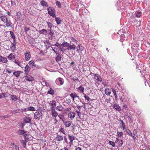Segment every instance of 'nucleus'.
Instances as JSON below:
<instances>
[{"mask_svg":"<svg viewBox=\"0 0 150 150\" xmlns=\"http://www.w3.org/2000/svg\"><path fill=\"white\" fill-rule=\"evenodd\" d=\"M48 13L50 16L52 17H55V10L52 7H49L47 8Z\"/></svg>","mask_w":150,"mask_h":150,"instance_id":"nucleus-1","label":"nucleus"},{"mask_svg":"<svg viewBox=\"0 0 150 150\" xmlns=\"http://www.w3.org/2000/svg\"><path fill=\"white\" fill-rule=\"evenodd\" d=\"M24 15L21 13V12L19 11L18 12L16 15V18L18 21H22L24 19Z\"/></svg>","mask_w":150,"mask_h":150,"instance_id":"nucleus-2","label":"nucleus"},{"mask_svg":"<svg viewBox=\"0 0 150 150\" xmlns=\"http://www.w3.org/2000/svg\"><path fill=\"white\" fill-rule=\"evenodd\" d=\"M49 104L50 106L51 109H54V107L56 105V102L55 100H52L50 102Z\"/></svg>","mask_w":150,"mask_h":150,"instance_id":"nucleus-3","label":"nucleus"},{"mask_svg":"<svg viewBox=\"0 0 150 150\" xmlns=\"http://www.w3.org/2000/svg\"><path fill=\"white\" fill-rule=\"evenodd\" d=\"M42 114L41 112H36L34 113V117L35 119L39 120L40 118H41Z\"/></svg>","mask_w":150,"mask_h":150,"instance_id":"nucleus-4","label":"nucleus"},{"mask_svg":"<svg viewBox=\"0 0 150 150\" xmlns=\"http://www.w3.org/2000/svg\"><path fill=\"white\" fill-rule=\"evenodd\" d=\"M4 23L5 24V26H4V27L5 28L12 27V23L10 20H9L8 18L6 20V21Z\"/></svg>","mask_w":150,"mask_h":150,"instance_id":"nucleus-5","label":"nucleus"},{"mask_svg":"<svg viewBox=\"0 0 150 150\" xmlns=\"http://www.w3.org/2000/svg\"><path fill=\"white\" fill-rule=\"evenodd\" d=\"M94 79L98 82H101L102 81L101 77L98 74H95L94 76Z\"/></svg>","mask_w":150,"mask_h":150,"instance_id":"nucleus-6","label":"nucleus"},{"mask_svg":"<svg viewBox=\"0 0 150 150\" xmlns=\"http://www.w3.org/2000/svg\"><path fill=\"white\" fill-rule=\"evenodd\" d=\"M62 121L66 127H70L72 123V122L71 121H65L63 120H62Z\"/></svg>","mask_w":150,"mask_h":150,"instance_id":"nucleus-7","label":"nucleus"},{"mask_svg":"<svg viewBox=\"0 0 150 150\" xmlns=\"http://www.w3.org/2000/svg\"><path fill=\"white\" fill-rule=\"evenodd\" d=\"M7 62L8 60L6 57H3L1 55L0 56V62L6 63L8 65V63H7Z\"/></svg>","mask_w":150,"mask_h":150,"instance_id":"nucleus-8","label":"nucleus"},{"mask_svg":"<svg viewBox=\"0 0 150 150\" xmlns=\"http://www.w3.org/2000/svg\"><path fill=\"white\" fill-rule=\"evenodd\" d=\"M70 96L72 98L73 100L74 101L75 98H78V99L79 98V97L75 92L70 94Z\"/></svg>","mask_w":150,"mask_h":150,"instance_id":"nucleus-9","label":"nucleus"},{"mask_svg":"<svg viewBox=\"0 0 150 150\" xmlns=\"http://www.w3.org/2000/svg\"><path fill=\"white\" fill-rule=\"evenodd\" d=\"M76 116V114L73 112H71L68 114V117L71 119H73Z\"/></svg>","mask_w":150,"mask_h":150,"instance_id":"nucleus-10","label":"nucleus"},{"mask_svg":"<svg viewBox=\"0 0 150 150\" xmlns=\"http://www.w3.org/2000/svg\"><path fill=\"white\" fill-rule=\"evenodd\" d=\"M25 59L26 61H28L31 57L30 53V52H27L25 54Z\"/></svg>","mask_w":150,"mask_h":150,"instance_id":"nucleus-11","label":"nucleus"},{"mask_svg":"<svg viewBox=\"0 0 150 150\" xmlns=\"http://www.w3.org/2000/svg\"><path fill=\"white\" fill-rule=\"evenodd\" d=\"M23 73V72L21 71H14L13 74L16 77H18Z\"/></svg>","mask_w":150,"mask_h":150,"instance_id":"nucleus-12","label":"nucleus"},{"mask_svg":"<svg viewBox=\"0 0 150 150\" xmlns=\"http://www.w3.org/2000/svg\"><path fill=\"white\" fill-rule=\"evenodd\" d=\"M51 110V113L53 117H56L58 116V113L56 111L55 109H52Z\"/></svg>","mask_w":150,"mask_h":150,"instance_id":"nucleus-13","label":"nucleus"},{"mask_svg":"<svg viewBox=\"0 0 150 150\" xmlns=\"http://www.w3.org/2000/svg\"><path fill=\"white\" fill-rule=\"evenodd\" d=\"M25 79L28 81H31L33 80V78L31 76L28 75L25 76Z\"/></svg>","mask_w":150,"mask_h":150,"instance_id":"nucleus-14","label":"nucleus"},{"mask_svg":"<svg viewBox=\"0 0 150 150\" xmlns=\"http://www.w3.org/2000/svg\"><path fill=\"white\" fill-rule=\"evenodd\" d=\"M16 44L13 43H12L10 45V50L14 52L15 51L16 49Z\"/></svg>","mask_w":150,"mask_h":150,"instance_id":"nucleus-15","label":"nucleus"},{"mask_svg":"<svg viewBox=\"0 0 150 150\" xmlns=\"http://www.w3.org/2000/svg\"><path fill=\"white\" fill-rule=\"evenodd\" d=\"M76 46L74 44H72V45H70L69 44L68 47V50H74L76 49Z\"/></svg>","mask_w":150,"mask_h":150,"instance_id":"nucleus-16","label":"nucleus"},{"mask_svg":"<svg viewBox=\"0 0 150 150\" xmlns=\"http://www.w3.org/2000/svg\"><path fill=\"white\" fill-rule=\"evenodd\" d=\"M113 108L119 111H120L121 110L120 107L117 103L114 104Z\"/></svg>","mask_w":150,"mask_h":150,"instance_id":"nucleus-17","label":"nucleus"},{"mask_svg":"<svg viewBox=\"0 0 150 150\" xmlns=\"http://www.w3.org/2000/svg\"><path fill=\"white\" fill-rule=\"evenodd\" d=\"M55 140L57 142H59L63 140V137L60 135H58L57 137L55 138Z\"/></svg>","mask_w":150,"mask_h":150,"instance_id":"nucleus-18","label":"nucleus"},{"mask_svg":"<svg viewBox=\"0 0 150 150\" xmlns=\"http://www.w3.org/2000/svg\"><path fill=\"white\" fill-rule=\"evenodd\" d=\"M0 18L1 21H2L4 23L5 22H6L8 18L6 16L4 15L1 16Z\"/></svg>","mask_w":150,"mask_h":150,"instance_id":"nucleus-19","label":"nucleus"},{"mask_svg":"<svg viewBox=\"0 0 150 150\" xmlns=\"http://www.w3.org/2000/svg\"><path fill=\"white\" fill-rule=\"evenodd\" d=\"M57 110L59 111H64V108L62 105H59L56 108Z\"/></svg>","mask_w":150,"mask_h":150,"instance_id":"nucleus-20","label":"nucleus"},{"mask_svg":"<svg viewBox=\"0 0 150 150\" xmlns=\"http://www.w3.org/2000/svg\"><path fill=\"white\" fill-rule=\"evenodd\" d=\"M119 121L120 122V127L122 128L123 130H124L125 129V126L124 122L121 120H119Z\"/></svg>","mask_w":150,"mask_h":150,"instance_id":"nucleus-21","label":"nucleus"},{"mask_svg":"<svg viewBox=\"0 0 150 150\" xmlns=\"http://www.w3.org/2000/svg\"><path fill=\"white\" fill-rule=\"evenodd\" d=\"M111 90L108 88H106L105 89V94L108 96H110L111 93Z\"/></svg>","mask_w":150,"mask_h":150,"instance_id":"nucleus-22","label":"nucleus"},{"mask_svg":"<svg viewBox=\"0 0 150 150\" xmlns=\"http://www.w3.org/2000/svg\"><path fill=\"white\" fill-rule=\"evenodd\" d=\"M31 119L30 117H25L23 121L24 123H30Z\"/></svg>","mask_w":150,"mask_h":150,"instance_id":"nucleus-23","label":"nucleus"},{"mask_svg":"<svg viewBox=\"0 0 150 150\" xmlns=\"http://www.w3.org/2000/svg\"><path fill=\"white\" fill-rule=\"evenodd\" d=\"M40 4L42 6L47 7L48 6L47 3L44 0H42L41 1Z\"/></svg>","mask_w":150,"mask_h":150,"instance_id":"nucleus-24","label":"nucleus"},{"mask_svg":"<svg viewBox=\"0 0 150 150\" xmlns=\"http://www.w3.org/2000/svg\"><path fill=\"white\" fill-rule=\"evenodd\" d=\"M58 81L59 82L60 84L61 85H62L64 82L63 79L61 77L58 78L57 79L56 82H57Z\"/></svg>","mask_w":150,"mask_h":150,"instance_id":"nucleus-25","label":"nucleus"},{"mask_svg":"<svg viewBox=\"0 0 150 150\" xmlns=\"http://www.w3.org/2000/svg\"><path fill=\"white\" fill-rule=\"evenodd\" d=\"M7 58L9 59L12 60L13 59H14L15 58V57L12 53H11L7 57Z\"/></svg>","mask_w":150,"mask_h":150,"instance_id":"nucleus-26","label":"nucleus"},{"mask_svg":"<svg viewBox=\"0 0 150 150\" xmlns=\"http://www.w3.org/2000/svg\"><path fill=\"white\" fill-rule=\"evenodd\" d=\"M84 49V48L80 44H79L78 45V48L77 49V50L78 51H82Z\"/></svg>","mask_w":150,"mask_h":150,"instance_id":"nucleus-27","label":"nucleus"},{"mask_svg":"<svg viewBox=\"0 0 150 150\" xmlns=\"http://www.w3.org/2000/svg\"><path fill=\"white\" fill-rule=\"evenodd\" d=\"M11 98L12 100L15 101L18 99V98L16 95H11Z\"/></svg>","mask_w":150,"mask_h":150,"instance_id":"nucleus-28","label":"nucleus"},{"mask_svg":"<svg viewBox=\"0 0 150 150\" xmlns=\"http://www.w3.org/2000/svg\"><path fill=\"white\" fill-rule=\"evenodd\" d=\"M47 94H50L51 95H53L54 94V91L52 88H50V90L47 93Z\"/></svg>","mask_w":150,"mask_h":150,"instance_id":"nucleus-29","label":"nucleus"},{"mask_svg":"<svg viewBox=\"0 0 150 150\" xmlns=\"http://www.w3.org/2000/svg\"><path fill=\"white\" fill-rule=\"evenodd\" d=\"M68 138L70 140V142L72 143L73 141L75 140V137L73 136H71L70 135H68Z\"/></svg>","mask_w":150,"mask_h":150,"instance_id":"nucleus-30","label":"nucleus"},{"mask_svg":"<svg viewBox=\"0 0 150 150\" xmlns=\"http://www.w3.org/2000/svg\"><path fill=\"white\" fill-rule=\"evenodd\" d=\"M78 90L79 91L83 93H83L84 88L83 87L81 86H80L78 88Z\"/></svg>","mask_w":150,"mask_h":150,"instance_id":"nucleus-31","label":"nucleus"},{"mask_svg":"<svg viewBox=\"0 0 150 150\" xmlns=\"http://www.w3.org/2000/svg\"><path fill=\"white\" fill-rule=\"evenodd\" d=\"M55 17V20L58 24H60L61 22H62V20L61 19H60L59 18H57L56 17Z\"/></svg>","mask_w":150,"mask_h":150,"instance_id":"nucleus-32","label":"nucleus"},{"mask_svg":"<svg viewBox=\"0 0 150 150\" xmlns=\"http://www.w3.org/2000/svg\"><path fill=\"white\" fill-rule=\"evenodd\" d=\"M62 58L61 55L60 54H58L56 58V60L57 62H59L61 60Z\"/></svg>","mask_w":150,"mask_h":150,"instance_id":"nucleus-33","label":"nucleus"},{"mask_svg":"<svg viewBox=\"0 0 150 150\" xmlns=\"http://www.w3.org/2000/svg\"><path fill=\"white\" fill-rule=\"evenodd\" d=\"M13 148V149H15L16 150H19V147L13 143H12L11 144Z\"/></svg>","mask_w":150,"mask_h":150,"instance_id":"nucleus-34","label":"nucleus"},{"mask_svg":"<svg viewBox=\"0 0 150 150\" xmlns=\"http://www.w3.org/2000/svg\"><path fill=\"white\" fill-rule=\"evenodd\" d=\"M9 32L11 38H13V40L15 41L16 40V37L14 33L11 31H10Z\"/></svg>","mask_w":150,"mask_h":150,"instance_id":"nucleus-35","label":"nucleus"},{"mask_svg":"<svg viewBox=\"0 0 150 150\" xmlns=\"http://www.w3.org/2000/svg\"><path fill=\"white\" fill-rule=\"evenodd\" d=\"M30 68L28 65H26L25 68V72L28 73L30 70Z\"/></svg>","mask_w":150,"mask_h":150,"instance_id":"nucleus-36","label":"nucleus"},{"mask_svg":"<svg viewBox=\"0 0 150 150\" xmlns=\"http://www.w3.org/2000/svg\"><path fill=\"white\" fill-rule=\"evenodd\" d=\"M69 44L67 42L64 41L62 44V45L64 47H68Z\"/></svg>","mask_w":150,"mask_h":150,"instance_id":"nucleus-37","label":"nucleus"},{"mask_svg":"<svg viewBox=\"0 0 150 150\" xmlns=\"http://www.w3.org/2000/svg\"><path fill=\"white\" fill-rule=\"evenodd\" d=\"M47 30L45 29H43L41 30L40 33L41 34H42L44 35H46L47 33Z\"/></svg>","mask_w":150,"mask_h":150,"instance_id":"nucleus-38","label":"nucleus"},{"mask_svg":"<svg viewBox=\"0 0 150 150\" xmlns=\"http://www.w3.org/2000/svg\"><path fill=\"white\" fill-rule=\"evenodd\" d=\"M35 110H36L35 108L33 107H29L27 108L28 111H35Z\"/></svg>","mask_w":150,"mask_h":150,"instance_id":"nucleus-39","label":"nucleus"},{"mask_svg":"<svg viewBox=\"0 0 150 150\" xmlns=\"http://www.w3.org/2000/svg\"><path fill=\"white\" fill-rule=\"evenodd\" d=\"M127 133L128 134L131 136L134 140H135L136 137L134 136L132 134L130 130H129V132H127Z\"/></svg>","mask_w":150,"mask_h":150,"instance_id":"nucleus-40","label":"nucleus"},{"mask_svg":"<svg viewBox=\"0 0 150 150\" xmlns=\"http://www.w3.org/2000/svg\"><path fill=\"white\" fill-rule=\"evenodd\" d=\"M25 132V131L24 130H22L19 129L18 131V134L20 135H23Z\"/></svg>","mask_w":150,"mask_h":150,"instance_id":"nucleus-41","label":"nucleus"},{"mask_svg":"<svg viewBox=\"0 0 150 150\" xmlns=\"http://www.w3.org/2000/svg\"><path fill=\"white\" fill-rule=\"evenodd\" d=\"M76 112L77 113L78 116L79 118H81V116L82 115L81 113L80 112V111L76 110Z\"/></svg>","mask_w":150,"mask_h":150,"instance_id":"nucleus-42","label":"nucleus"},{"mask_svg":"<svg viewBox=\"0 0 150 150\" xmlns=\"http://www.w3.org/2000/svg\"><path fill=\"white\" fill-rule=\"evenodd\" d=\"M112 92L115 96V99L116 100L117 98V97L116 91L113 88L112 89Z\"/></svg>","mask_w":150,"mask_h":150,"instance_id":"nucleus-43","label":"nucleus"},{"mask_svg":"<svg viewBox=\"0 0 150 150\" xmlns=\"http://www.w3.org/2000/svg\"><path fill=\"white\" fill-rule=\"evenodd\" d=\"M135 15L136 17L139 18L141 16V13L140 12L138 11L137 13H135Z\"/></svg>","mask_w":150,"mask_h":150,"instance_id":"nucleus-44","label":"nucleus"},{"mask_svg":"<svg viewBox=\"0 0 150 150\" xmlns=\"http://www.w3.org/2000/svg\"><path fill=\"white\" fill-rule=\"evenodd\" d=\"M56 5L58 6V8H61V5L60 2L59 1H57L56 2Z\"/></svg>","mask_w":150,"mask_h":150,"instance_id":"nucleus-45","label":"nucleus"},{"mask_svg":"<svg viewBox=\"0 0 150 150\" xmlns=\"http://www.w3.org/2000/svg\"><path fill=\"white\" fill-rule=\"evenodd\" d=\"M23 136L24 139H28V137L29 136V134H27L26 133V132H25L23 134Z\"/></svg>","mask_w":150,"mask_h":150,"instance_id":"nucleus-46","label":"nucleus"},{"mask_svg":"<svg viewBox=\"0 0 150 150\" xmlns=\"http://www.w3.org/2000/svg\"><path fill=\"white\" fill-rule=\"evenodd\" d=\"M1 94L2 95V96H3L4 97H8V96L9 94L7 93H2Z\"/></svg>","mask_w":150,"mask_h":150,"instance_id":"nucleus-47","label":"nucleus"},{"mask_svg":"<svg viewBox=\"0 0 150 150\" xmlns=\"http://www.w3.org/2000/svg\"><path fill=\"white\" fill-rule=\"evenodd\" d=\"M109 142L110 144L113 147H114L115 146V144L114 142L112 141H109Z\"/></svg>","mask_w":150,"mask_h":150,"instance_id":"nucleus-48","label":"nucleus"},{"mask_svg":"<svg viewBox=\"0 0 150 150\" xmlns=\"http://www.w3.org/2000/svg\"><path fill=\"white\" fill-rule=\"evenodd\" d=\"M22 144L23 145V147L24 148H26V142L24 140H22L21 142Z\"/></svg>","mask_w":150,"mask_h":150,"instance_id":"nucleus-49","label":"nucleus"},{"mask_svg":"<svg viewBox=\"0 0 150 150\" xmlns=\"http://www.w3.org/2000/svg\"><path fill=\"white\" fill-rule=\"evenodd\" d=\"M123 141L122 140H121L118 142V146L119 147H121L123 144Z\"/></svg>","mask_w":150,"mask_h":150,"instance_id":"nucleus-50","label":"nucleus"},{"mask_svg":"<svg viewBox=\"0 0 150 150\" xmlns=\"http://www.w3.org/2000/svg\"><path fill=\"white\" fill-rule=\"evenodd\" d=\"M14 62L16 64H17L18 66H21V64L19 62L18 60L16 59H15Z\"/></svg>","mask_w":150,"mask_h":150,"instance_id":"nucleus-51","label":"nucleus"},{"mask_svg":"<svg viewBox=\"0 0 150 150\" xmlns=\"http://www.w3.org/2000/svg\"><path fill=\"white\" fill-rule=\"evenodd\" d=\"M52 50L56 54H58V53L57 52V48L56 47H52Z\"/></svg>","mask_w":150,"mask_h":150,"instance_id":"nucleus-52","label":"nucleus"},{"mask_svg":"<svg viewBox=\"0 0 150 150\" xmlns=\"http://www.w3.org/2000/svg\"><path fill=\"white\" fill-rule=\"evenodd\" d=\"M71 39L72 42H74L75 43L77 44V41L73 37H72L71 38Z\"/></svg>","mask_w":150,"mask_h":150,"instance_id":"nucleus-53","label":"nucleus"},{"mask_svg":"<svg viewBox=\"0 0 150 150\" xmlns=\"http://www.w3.org/2000/svg\"><path fill=\"white\" fill-rule=\"evenodd\" d=\"M50 34L51 36H52L54 34L53 30L52 29H50Z\"/></svg>","mask_w":150,"mask_h":150,"instance_id":"nucleus-54","label":"nucleus"},{"mask_svg":"<svg viewBox=\"0 0 150 150\" xmlns=\"http://www.w3.org/2000/svg\"><path fill=\"white\" fill-rule=\"evenodd\" d=\"M117 134L118 137H120L122 136L123 134V133L122 132H117Z\"/></svg>","mask_w":150,"mask_h":150,"instance_id":"nucleus-55","label":"nucleus"},{"mask_svg":"<svg viewBox=\"0 0 150 150\" xmlns=\"http://www.w3.org/2000/svg\"><path fill=\"white\" fill-rule=\"evenodd\" d=\"M59 131L61 132L63 134H65V133L64 128L61 127L59 130Z\"/></svg>","mask_w":150,"mask_h":150,"instance_id":"nucleus-56","label":"nucleus"},{"mask_svg":"<svg viewBox=\"0 0 150 150\" xmlns=\"http://www.w3.org/2000/svg\"><path fill=\"white\" fill-rule=\"evenodd\" d=\"M60 50L63 52H64L66 51V49H64L63 47H61V46H60L59 47Z\"/></svg>","mask_w":150,"mask_h":150,"instance_id":"nucleus-57","label":"nucleus"},{"mask_svg":"<svg viewBox=\"0 0 150 150\" xmlns=\"http://www.w3.org/2000/svg\"><path fill=\"white\" fill-rule=\"evenodd\" d=\"M47 24L48 26L50 29H51V28L52 27V23L50 22H47Z\"/></svg>","mask_w":150,"mask_h":150,"instance_id":"nucleus-58","label":"nucleus"},{"mask_svg":"<svg viewBox=\"0 0 150 150\" xmlns=\"http://www.w3.org/2000/svg\"><path fill=\"white\" fill-rule=\"evenodd\" d=\"M30 29L29 28H28L27 27H25L24 28V30L25 32L26 33H27V32L29 30H30Z\"/></svg>","mask_w":150,"mask_h":150,"instance_id":"nucleus-59","label":"nucleus"},{"mask_svg":"<svg viewBox=\"0 0 150 150\" xmlns=\"http://www.w3.org/2000/svg\"><path fill=\"white\" fill-rule=\"evenodd\" d=\"M28 64L30 65L33 66L34 64L33 60H31L30 61Z\"/></svg>","mask_w":150,"mask_h":150,"instance_id":"nucleus-60","label":"nucleus"},{"mask_svg":"<svg viewBox=\"0 0 150 150\" xmlns=\"http://www.w3.org/2000/svg\"><path fill=\"white\" fill-rule=\"evenodd\" d=\"M84 97L85 99H86L88 100H89L90 99V97L88 96H86L85 94H84Z\"/></svg>","mask_w":150,"mask_h":150,"instance_id":"nucleus-61","label":"nucleus"},{"mask_svg":"<svg viewBox=\"0 0 150 150\" xmlns=\"http://www.w3.org/2000/svg\"><path fill=\"white\" fill-rule=\"evenodd\" d=\"M54 46H56L57 47H60V44L57 42H56V44L53 45Z\"/></svg>","mask_w":150,"mask_h":150,"instance_id":"nucleus-62","label":"nucleus"},{"mask_svg":"<svg viewBox=\"0 0 150 150\" xmlns=\"http://www.w3.org/2000/svg\"><path fill=\"white\" fill-rule=\"evenodd\" d=\"M13 71V70L9 71V70H8V69H6V72H7L8 74L11 73V72Z\"/></svg>","mask_w":150,"mask_h":150,"instance_id":"nucleus-63","label":"nucleus"},{"mask_svg":"<svg viewBox=\"0 0 150 150\" xmlns=\"http://www.w3.org/2000/svg\"><path fill=\"white\" fill-rule=\"evenodd\" d=\"M28 111L27 110V108H25L24 109H21V112H23V111L25 112V111Z\"/></svg>","mask_w":150,"mask_h":150,"instance_id":"nucleus-64","label":"nucleus"}]
</instances>
